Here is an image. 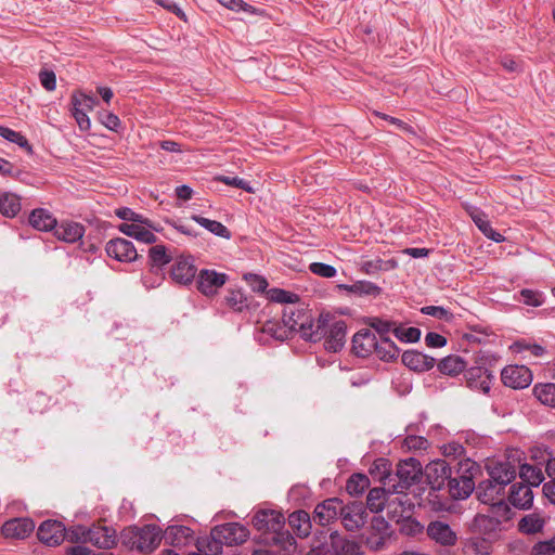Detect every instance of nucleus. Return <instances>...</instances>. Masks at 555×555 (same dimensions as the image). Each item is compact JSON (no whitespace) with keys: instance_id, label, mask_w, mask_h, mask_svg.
<instances>
[{"instance_id":"nucleus-51","label":"nucleus","mask_w":555,"mask_h":555,"mask_svg":"<svg viewBox=\"0 0 555 555\" xmlns=\"http://www.w3.org/2000/svg\"><path fill=\"white\" fill-rule=\"evenodd\" d=\"M397 522L400 524L399 531L408 537H415L424 530L423 525L412 516L402 517Z\"/></svg>"},{"instance_id":"nucleus-58","label":"nucleus","mask_w":555,"mask_h":555,"mask_svg":"<svg viewBox=\"0 0 555 555\" xmlns=\"http://www.w3.org/2000/svg\"><path fill=\"white\" fill-rule=\"evenodd\" d=\"M421 313L434 317L438 320H443L446 322H451L454 318L453 313L441 307V306H425L421 308Z\"/></svg>"},{"instance_id":"nucleus-30","label":"nucleus","mask_w":555,"mask_h":555,"mask_svg":"<svg viewBox=\"0 0 555 555\" xmlns=\"http://www.w3.org/2000/svg\"><path fill=\"white\" fill-rule=\"evenodd\" d=\"M288 525L294 533L300 538H307L311 533L313 519L305 509H297L289 514Z\"/></svg>"},{"instance_id":"nucleus-57","label":"nucleus","mask_w":555,"mask_h":555,"mask_svg":"<svg viewBox=\"0 0 555 555\" xmlns=\"http://www.w3.org/2000/svg\"><path fill=\"white\" fill-rule=\"evenodd\" d=\"M372 115H374L383 120L388 121L389 124L396 126L398 129H400L401 131H403L406 134H412V135L416 134L414 128L411 125H409L408 122H405L397 117H392L390 115H387V114L378 112V111H373Z\"/></svg>"},{"instance_id":"nucleus-38","label":"nucleus","mask_w":555,"mask_h":555,"mask_svg":"<svg viewBox=\"0 0 555 555\" xmlns=\"http://www.w3.org/2000/svg\"><path fill=\"white\" fill-rule=\"evenodd\" d=\"M22 210V198L13 192L0 193V214L9 219L15 218Z\"/></svg>"},{"instance_id":"nucleus-6","label":"nucleus","mask_w":555,"mask_h":555,"mask_svg":"<svg viewBox=\"0 0 555 555\" xmlns=\"http://www.w3.org/2000/svg\"><path fill=\"white\" fill-rule=\"evenodd\" d=\"M496 360L498 357L495 354L480 351L476 357V365L469 369L466 367L464 371L466 386L472 390H478L488 395L494 380V375L486 365H491Z\"/></svg>"},{"instance_id":"nucleus-15","label":"nucleus","mask_w":555,"mask_h":555,"mask_svg":"<svg viewBox=\"0 0 555 555\" xmlns=\"http://www.w3.org/2000/svg\"><path fill=\"white\" fill-rule=\"evenodd\" d=\"M533 375L525 365H506L501 371V380L504 386L512 389H525L532 383Z\"/></svg>"},{"instance_id":"nucleus-63","label":"nucleus","mask_w":555,"mask_h":555,"mask_svg":"<svg viewBox=\"0 0 555 555\" xmlns=\"http://www.w3.org/2000/svg\"><path fill=\"white\" fill-rule=\"evenodd\" d=\"M555 554V537L546 540L537 542L533 547L531 555H554Z\"/></svg>"},{"instance_id":"nucleus-53","label":"nucleus","mask_w":555,"mask_h":555,"mask_svg":"<svg viewBox=\"0 0 555 555\" xmlns=\"http://www.w3.org/2000/svg\"><path fill=\"white\" fill-rule=\"evenodd\" d=\"M98 120L106 127L108 130L114 132H120L122 130L121 121L119 117L106 109L98 112Z\"/></svg>"},{"instance_id":"nucleus-49","label":"nucleus","mask_w":555,"mask_h":555,"mask_svg":"<svg viewBox=\"0 0 555 555\" xmlns=\"http://www.w3.org/2000/svg\"><path fill=\"white\" fill-rule=\"evenodd\" d=\"M515 299L527 306L541 307L545 301V295L538 289L522 288L515 295Z\"/></svg>"},{"instance_id":"nucleus-12","label":"nucleus","mask_w":555,"mask_h":555,"mask_svg":"<svg viewBox=\"0 0 555 555\" xmlns=\"http://www.w3.org/2000/svg\"><path fill=\"white\" fill-rule=\"evenodd\" d=\"M502 530L496 517L477 513L472 520L464 524L465 534H477L496 540L498 533Z\"/></svg>"},{"instance_id":"nucleus-3","label":"nucleus","mask_w":555,"mask_h":555,"mask_svg":"<svg viewBox=\"0 0 555 555\" xmlns=\"http://www.w3.org/2000/svg\"><path fill=\"white\" fill-rule=\"evenodd\" d=\"M249 529L240 522H225L217 525L210 530V539L198 538L196 547L199 552L207 548L209 555L222 553L223 545H241L249 539Z\"/></svg>"},{"instance_id":"nucleus-22","label":"nucleus","mask_w":555,"mask_h":555,"mask_svg":"<svg viewBox=\"0 0 555 555\" xmlns=\"http://www.w3.org/2000/svg\"><path fill=\"white\" fill-rule=\"evenodd\" d=\"M495 541L488 537L466 534L460 537V545L464 554L490 555Z\"/></svg>"},{"instance_id":"nucleus-32","label":"nucleus","mask_w":555,"mask_h":555,"mask_svg":"<svg viewBox=\"0 0 555 555\" xmlns=\"http://www.w3.org/2000/svg\"><path fill=\"white\" fill-rule=\"evenodd\" d=\"M336 288L338 291H344L349 294H353L358 297H378L383 289L377 284L366 281V280H360L354 282L353 284H337Z\"/></svg>"},{"instance_id":"nucleus-28","label":"nucleus","mask_w":555,"mask_h":555,"mask_svg":"<svg viewBox=\"0 0 555 555\" xmlns=\"http://www.w3.org/2000/svg\"><path fill=\"white\" fill-rule=\"evenodd\" d=\"M53 234L59 241L76 243L82 240L85 235V227L79 222L64 220L61 223L57 222Z\"/></svg>"},{"instance_id":"nucleus-35","label":"nucleus","mask_w":555,"mask_h":555,"mask_svg":"<svg viewBox=\"0 0 555 555\" xmlns=\"http://www.w3.org/2000/svg\"><path fill=\"white\" fill-rule=\"evenodd\" d=\"M224 304L234 312L255 310L257 308L253 298L245 295L242 289H230L224 296Z\"/></svg>"},{"instance_id":"nucleus-50","label":"nucleus","mask_w":555,"mask_h":555,"mask_svg":"<svg viewBox=\"0 0 555 555\" xmlns=\"http://www.w3.org/2000/svg\"><path fill=\"white\" fill-rule=\"evenodd\" d=\"M490 505V516L496 517L500 521V526L502 527L503 521H509L515 516V512L511 508V506L505 502V500H500L498 502H492Z\"/></svg>"},{"instance_id":"nucleus-43","label":"nucleus","mask_w":555,"mask_h":555,"mask_svg":"<svg viewBox=\"0 0 555 555\" xmlns=\"http://www.w3.org/2000/svg\"><path fill=\"white\" fill-rule=\"evenodd\" d=\"M70 105L72 115L75 118L79 129L83 132L89 131L91 128V121L85 108L81 107L80 98L78 96L77 92L72 93Z\"/></svg>"},{"instance_id":"nucleus-13","label":"nucleus","mask_w":555,"mask_h":555,"mask_svg":"<svg viewBox=\"0 0 555 555\" xmlns=\"http://www.w3.org/2000/svg\"><path fill=\"white\" fill-rule=\"evenodd\" d=\"M451 474L450 464L442 459L434 460L423 468V476H425L426 482L433 491L441 490Z\"/></svg>"},{"instance_id":"nucleus-36","label":"nucleus","mask_w":555,"mask_h":555,"mask_svg":"<svg viewBox=\"0 0 555 555\" xmlns=\"http://www.w3.org/2000/svg\"><path fill=\"white\" fill-rule=\"evenodd\" d=\"M475 490L477 499L482 504H490L496 498L505 494V489H501V486L494 483L491 477L480 481L477 486L475 485Z\"/></svg>"},{"instance_id":"nucleus-40","label":"nucleus","mask_w":555,"mask_h":555,"mask_svg":"<svg viewBox=\"0 0 555 555\" xmlns=\"http://www.w3.org/2000/svg\"><path fill=\"white\" fill-rule=\"evenodd\" d=\"M520 482L529 487H539L544 481V474L542 469L535 465L522 463L519 465L518 472Z\"/></svg>"},{"instance_id":"nucleus-21","label":"nucleus","mask_w":555,"mask_h":555,"mask_svg":"<svg viewBox=\"0 0 555 555\" xmlns=\"http://www.w3.org/2000/svg\"><path fill=\"white\" fill-rule=\"evenodd\" d=\"M426 533L428 538L441 546H453L460 542L456 532L449 524L441 520H433L428 524Z\"/></svg>"},{"instance_id":"nucleus-39","label":"nucleus","mask_w":555,"mask_h":555,"mask_svg":"<svg viewBox=\"0 0 555 555\" xmlns=\"http://www.w3.org/2000/svg\"><path fill=\"white\" fill-rule=\"evenodd\" d=\"M467 366L466 361L457 356V354H449L444 358H442L437 363L438 371L443 374L451 377H455L460 375L461 373H464L465 369Z\"/></svg>"},{"instance_id":"nucleus-19","label":"nucleus","mask_w":555,"mask_h":555,"mask_svg":"<svg viewBox=\"0 0 555 555\" xmlns=\"http://www.w3.org/2000/svg\"><path fill=\"white\" fill-rule=\"evenodd\" d=\"M86 533L87 542H90L92 545L99 548H113L119 541L116 530L108 526H100L93 524L90 528H88Z\"/></svg>"},{"instance_id":"nucleus-23","label":"nucleus","mask_w":555,"mask_h":555,"mask_svg":"<svg viewBox=\"0 0 555 555\" xmlns=\"http://www.w3.org/2000/svg\"><path fill=\"white\" fill-rule=\"evenodd\" d=\"M35 529V522L28 517H17L7 520L1 532L7 539H26Z\"/></svg>"},{"instance_id":"nucleus-60","label":"nucleus","mask_w":555,"mask_h":555,"mask_svg":"<svg viewBox=\"0 0 555 555\" xmlns=\"http://www.w3.org/2000/svg\"><path fill=\"white\" fill-rule=\"evenodd\" d=\"M87 530L88 528L83 525L72 526L66 528V538L70 543H86L87 542Z\"/></svg>"},{"instance_id":"nucleus-8","label":"nucleus","mask_w":555,"mask_h":555,"mask_svg":"<svg viewBox=\"0 0 555 555\" xmlns=\"http://www.w3.org/2000/svg\"><path fill=\"white\" fill-rule=\"evenodd\" d=\"M172 261L173 262L168 271L169 279L172 283L180 286L192 285L197 272L194 257L190 254H181L175 257Z\"/></svg>"},{"instance_id":"nucleus-42","label":"nucleus","mask_w":555,"mask_h":555,"mask_svg":"<svg viewBox=\"0 0 555 555\" xmlns=\"http://www.w3.org/2000/svg\"><path fill=\"white\" fill-rule=\"evenodd\" d=\"M191 219L198 223L201 227L205 228L210 233L215 234L216 236L225 240H230L232 237L231 231L224 224L217 220H210L199 215H192Z\"/></svg>"},{"instance_id":"nucleus-46","label":"nucleus","mask_w":555,"mask_h":555,"mask_svg":"<svg viewBox=\"0 0 555 555\" xmlns=\"http://www.w3.org/2000/svg\"><path fill=\"white\" fill-rule=\"evenodd\" d=\"M532 392L534 397L544 405L555 408V384H535Z\"/></svg>"},{"instance_id":"nucleus-14","label":"nucleus","mask_w":555,"mask_h":555,"mask_svg":"<svg viewBox=\"0 0 555 555\" xmlns=\"http://www.w3.org/2000/svg\"><path fill=\"white\" fill-rule=\"evenodd\" d=\"M147 249V266L152 275L160 276L158 284L166 279L165 267L169 264L175 257L168 251L164 244H152Z\"/></svg>"},{"instance_id":"nucleus-54","label":"nucleus","mask_w":555,"mask_h":555,"mask_svg":"<svg viewBox=\"0 0 555 555\" xmlns=\"http://www.w3.org/2000/svg\"><path fill=\"white\" fill-rule=\"evenodd\" d=\"M215 180L219 181V182H222L225 185L241 189V190H243V191H245V192H247L249 194H254L256 192V190L251 186L249 181H247L245 179H242V178H238L236 176H234V177L217 176L215 178Z\"/></svg>"},{"instance_id":"nucleus-5","label":"nucleus","mask_w":555,"mask_h":555,"mask_svg":"<svg viewBox=\"0 0 555 555\" xmlns=\"http://www.w3.org/2000/svg\"><path fill=\"white\" fill-rule=\"evenodd\" d=\"M480 465L472 459H464L456 465V476H450L448 491L453 500H465L475 490V476L480 473Z\"/></svg>"},{"instance_id":"nucleus-11","label":"nucleus","mask_w":555,"mask_h":555,"mask_svg":"<svg viewBox=\"0 0 555 555\" xmlns=\"http://www.w3.org/2000/svg\"><path fill=\"white\" fill-rule=\"evenodd\" d=\"M106 255L119 262L142 263V255L139 254L133 243L124 237L111 238L105 245Z\"/></svg>"},{"instance_id":"nucleus-55","label":"nucleus","mask_w":555,"mask_h":555,"mask_svg":"<svg viewBox=\"0 0 555 555\" xmlns=\"http://www.w3.org/2000/svg\"><path fill=\"white\" fill-rule=\"evenodd\" d=\"M441 453L444 457L463 461L468 459L466 456V449L463 444L456 441L449 442L441 447Z\"/></svg>"},{"instance_id":"nucleus-33","label":"nucleus","mask_w":555,"mask_h":555,"mask_svg":"<svg viewBox=\"0 0 555 555\" xmlns=\"http://www.w3.org/2000/svg\"><path fill=\"white\" fill-rule=\"evenodd\" d=\"M28 223L41 232L54 231L57 220L51 211L46 208H35L28 216Z\"/></svg>"},{"instance_id":"nucleus-48","label":"nucleus","mask_w":555,"mask_h":555,"mask_svg":"<svg viewBox=\"0 0 555 555\" xmlns=\"http://www.w3.org/2000/svg\"><path fill=\"white\" fill-rule=\"evenodd\" d=\"M267 298L275 304H300V296L298 294L279 287L268 289Z\"/></svg>"},{"instance_id":"nucleus-2","label":"nucleus","mask_w":555,"mask_h":555,"mask_svg":"<svg viewBox=\"0 0 555 555\" xmlns=\"http://www.w3.org/2000/svg\"><path fill=\"white\" fill-rule=\"evenodd\" d=\"M333 320V314L328 311H322L318 319L311 314L304 304L293 309L285 307L282 311V323L294 332L299 333L300 337L310 343H318L325 336L326 327Z\"/></svg>"},{"instance_id":"nucleus-56","label":"nucleus","mask_w":555,"mask_h":555,"mask_svg":"<svg viewBox=\"0 0 555 555\" xmlns=\"http://www.w3.org/2000/svg\"><path fill=\"white\" fill-rule=\"evenodd\" d=\"M115 215L124 220V221H130L131 223H139V224H147L149 218L144 217L141 214L135 212L129 207H119L115 209Z\"/></svg>"},{"instance_id":"nucleus-62","label":"nucleus","mask_w":555,"mask_h":555,"mask_svg":"<svg viewBox=\"0 0 555 555\" xmlns=\"http://www.w3.org/2000/svg\"><path fill=\"white\" fill-rule=\"evenodd\" d=\"M39 81L47 91H54L56 88V75L52 69L41 68L39 74Z\"/></svg>"},{"instance_id":"nucleus-17","label":"nucleus","mask_w":555,"mask_h":555,"mask_svg":"<svg viewBox=\"0 0 555 555\" xmlns=\"http://www.w3.org/2000/svg\"><path fill=\"white\" fill-rule=\"evenodd\" d=\"M486 469L488 476L492 478L494 483L501 486V489H505L517 476L516 467L508 459L492 461L486 464Z\"/></svg>"},{"instance_id":"nucleus-59","label":"nucleus","mask_w":555,"mask_h":555,"mask_svg":"<svg viewBox=\"0 0 555 555\" xmlns=\"http://www.w3.org/2000/svg\"><path fill=\"white\" fill-rule=\"evenodd\" d=\"M50 397L41 391H37L33 397L28 399V405L31 412L43 413L48 408Z\"/></svg>"},{"instance_id":"nucleus-7","label":"nucleus","mask_w":555,"mask_h":555,"mask_svg":"<svg viewBox=\"0 0 555 555\" xmlns=\"http://www.w3.org/2000/svg\"><path fill=\"white\" fill-rule=\"evenodd\" d=\"M396 477L398 481L391 485L390 492L399 494L422 480L423 466L416 457L400 460L397 464Z\"/></svg>"},{"instance_id":"nucleus-47","label":"nucleus","mask_w":555,"mask_h":555,"mask_svg":"<svg viewBox=\"0 0 555 555\" xmlns=\"http://www.w3.org/2000/svg\"><path fill=\"white\" fill-rule=\"evenodd\" d=\"M363 323L373 328L379 335L382 341L383 337H389L388 334L393 333L396 326L395 321L384 320L379 317H366L363 319Z\"/></svg>"},{"instance_id":"nucleus-34","label":"nucleus","mask_w":555,"mask_h":555,"mask_svg":"<svg viewBox=\"0 0 555 555\" xmlns=\"http://www.w3.org/2000/svg\"><path fill=\"white\" fill-rule=\"evenodd\" d=\"M391 487H374L369 490L366 495V503L364 506L366 511L369 509L371 513L377 514L382 512L388 503L389 496L392 494H397L396 492H390Z\"/></svg>"},{"instance_id":"nucleus-52","label":"nucleus","mask_w":555,"mask_h":555,"mask_svg":"<svg viewBox=\"0 0 555 555\" xmlns=\"http://www.w3.org/2000/svg\"><path fill=\"white\" fill-rule=\"evenodd\" d=\"M393 335L402 343H417L421 339L422 332L418 327L404 328L401 325H396Z\"/></svg>"},{"instance_id":"nucleus-1","label":"nucleus","mask_w":555,"mask_h":555,"mask_svg":"<svg viewBox=\"0 0 555 555\" xmlns=\"http://www.w3.org/2000/svg\"><path fill=\"white\" fill-rule=\"evenodd\" d=\"M285 521L282 512L269 508L258 509L251 517L253 527L262 533L259 543L278 546V555H294L297 542L294 535L284 529Z\"/></svg>"},{"instance_id":"nucleus-16","label":"nucleus","mask_w":555,"mask_h":555,"mask_svg":"<svg viewBox=\"0 0 555 555\" xmlns=\"http://www.w3.org/2000/svg\"><path fill=\"white\" fill-rule=\"evenodd\" d=\"M37 538L47 546H59L66 538V527L60 520L47 519L38 527Z\"/></svg>"},{"instance_id":"nucleus-29","label":"nucleus","mask_w":555,"mask_h":555,"mask_svg":"<svg viewBox=\"0 0 555 555\" xmlns=\"http://www.w3.org/2000/svg\"><path fill=\"white\" fill-rule=\"evenodd\" d=\"M392 463L389 459L377 457L369 467V474L374 481L380 482L383 486L391 487L396 479L391 475Z\"/></svg>"},{"instance_id":"nucleus-41","label":"nucleus","mask_w":555,"mask_h":555,"mask_svg":"<svg viewBox=\"0 0 555 555\" xmlns=\"http://www.w3.org/2000/svg\"><path fill=\"white\" fill-rule=\"evenodd\" d=\"M371 486L370 477L363 473H353L346 481V491L350 496L358 498Z\"/></svg>"},{"instance_id":"nucleus-61","label":"nucleus","mask_w":555,"mask_h":555,"mask_svg":"<svg viewBox=\"0 0 555 555\" xmlns=\"http://www.w3.org/2000/svg\"><path fill=\"white\" fill-rule=\"evenodd\" d=\"M309 270L311 273L325 279L334 278L337 274L335 267L324 262H311Z\"/></svg>"},{"instance_id":"nucleus-26","label":"nucleus","mask_w":555,"mask_h":555,"mask_svg":"<svg viewBox=\"0 0 555 555\" xmlns=\"http://www.w3.org/2000/svg\"><path fill=\"white\" fill-rule=\"evenodd\" d=\"M194 531L182 525H170L164 531L162 530V540L165 544L173 547H182L190 544L193 540Z\"/></svg>"},{"instance_id":"nucleus-27","label":"nucleus","mask_w":555,"mask_h":555,"mask_svg":"<svg viewBox=\"0 0 555 555\" xmlns=\"http://www.w3.org/2000/svg\"><path fill=\"white\" fill-rule=\"evenodd\" d=\"M533 492L531 487L524 482L512 483L509 488L508 501L518 509H530L533 505Z\"/></svg>"},{"instance_id":"nucleus-64","label":"nucleus","mask_w":555,"mask_h":555,"mask_svg":"<svg viewBox=\"0 0 555 555\" xmlns=\"http://www.w3.org/2000/svg\"><path fill=\"white\" fill-rule=\"evenodd\" d=\"M307 555H338V551L332 547L327 541L320 544H312Z\"/></svg>"},{"instance_id":"nucleus-44","label":"nucleus","mask_w":555,"mask_h":555,"mask_svg":"<svg viewBox=\"0 0 555 555\" xmlns=\"http://www.w3.org/2000/svg\"><path fill=\"white\" fill-rule=\"evenodd\" d=\"M379 360L384 362H393L398 359L400 349L389 337H383V341L377 343V348L374 350Z\"/></svg>"},{"instance_id":"nucleus-20","label":"nucleus","mask_w":555,"mask_h":555,"mask_svg":"<svg viewBox=\"0 0 555 555\" xmlns=\"http://www.w3.org/2000/svg\"><path fill=\"white\" fill-rule=\"evenodd\" d=\"M347 324L344 320H333L326 327L324 339V348L330 352L340 351L346 344Z\"/></svg>"},{"instance_id":"nucleus-4","label":"nucleus","mask_w":555,"mask_h":555,"mask_svg":"<svg viewBox=\"0 0 555 555\" xmlns=\"http://www.w3.org/2000/svg\"><path fill=\"white\" fill-rule=\"evenodd\" d=\"M121 545L141 554L153 553L162 542V528L154 524L125 527L119 534Z\"/></svg>"},{"instance_id":"nucleus-45","label":"nucleus","mask_w":555,"mask_h":555,"mask_svg":"<svg viewBox=\"0 0 555 555\" xmlns=\"http://www.w3.org/2000/svg\"><path fill=\"white\" fill-rule=\"evenodd\" d=\"M545 520L538 514L525 515L518 522V531L524 534H535L543 530Z\"/></svg>"},{"instance_id":"nucleus-10","label":"nucleus","mask_w":555,"mask_h":555,"mask_svg":"<svg viewBox=\"0 0 555 555\" xmlns=\"http://www.w3.org/2000/svg\"><path fill=\"white\" fill-rule=\"evenodd\" d=\"M367 517L369 514L362 501L341 503L338 518H340L347 531H356L362 528L367 522Z\"/></svg>"},{"instance_id":"nucleus-31","label":"nucleus","mask_w":555,"mask_h":555,"mask_svg":"<svg viewBox=\"0 0 555 555\" xmlns=\"http://www.w3.org/2000/svg\"><path fill=\"white\" fill-rule=\"evenodd\" d=\"M122 234L144 244H155L158 238L144 224L122 222L116 227Z\"/></svg>"},{"instance_id":"nucleus-25","label":"nucleus","mask_w":555,"mask_h":555,"mask_svg":"<svg viewBox=\"0 0 555 555\" xmlns=\"http://www.w3.org/2000/svg\"><path fill=\"white\" fill-rule=\"evenodd\" d=\"M401 362L413 372L424 373L430 371L435 366L436 359L431 356L412 349L402 353Z\"/></svg>"},{"instance_id":"nucleus-9","label":"nucleus","mask_w":555,"mask_h":555,"mask_svg":"<svg viewBox=\"0 0 555 555\" xmlns=\"http://www.w3.org/2000/svg\"><path fill=\"white\" fill-rule=\"evenodd\" d=\"M229 275L215 269L197 270L194 280L196 289L205 297H214L229 281Z\"/></svg>"},{"instance_id":"nucleus-37","label":"nucleus","mask_w":555,"mask_h":555,"mask_svg":"<svg viewBox=\"0 0 555 555\" xmlns=\"http://www.w3.org/2000/svg\"><path fill=\"white\" fill-rule=\"evenodd\" d=\"M469 214L476 227L487 238L495 243H502L505 241V236L492 228L491 222L488 220L487 215L483 211L474 208V211H470Z\"/></svg>"},{"instance_id":"nucleus-24","label":"nucleus","mask_w":555,"mask_h":555,"mask_svg":"<svg viewBox=\"0 0 555 555\" xmlns=\"http://www.w3.org/2000/svg\"><path fill=\"white\" fill-rule=\"evenodd\" d=\"M352 352L358 358H367L377 348L376 335L370 328L358 331L352 337Z\"/></svg>"},{"instance_id":"nucleus-18","label":"nucleus","mask_w":555,"mask_h":555,"mask_svg":"<svg viewBox=\"0 0 555 555\" xmlns=\"http://www.w3.org/2000/svg\"><path fill=\"white\" fill-rule=\"evenodd\" d=\"M341 503L343 500L337 496L328 498L318 503L311 516L313 522L321 527H325L334 522L338 519Z\"/></svg>"}]
</instances>
